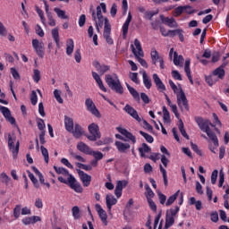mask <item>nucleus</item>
I'll return each instance as SVG.
<instances>
[{"label": "nucleus", "mask_w": 229, "mask_h": 229, "mask_svg": "<svg viewBox=\"0 0 229 229\" xmlns=\"http://www.w3.org/2000/svg\"><path fill=\"white\" fill-rule=\"evenodd\" d=\"M41 153L44 157L46 164H49V152L47 151V148H46L44 146H41Z\"/></svg>", "instance_id": "49"}, {"label": "nucleus", "mask_w": 229, "mask_h": 229, "mask_svg": "<svg viewBox=\"0 0 229 229\" xmlns=\"http://www.w3.org/2000/svg\"><path fill=\"white\" fill-rule=\"evenodd\" d=\"M32 171L35 173V174H37V176H38L39 182L40 183H44V175H42V173H40V171L38 170L37 167L32 166Z\"/></svg>", "instance_id": "52"}, {"label": "nucleus", "mask_w": 229, "mask_h": 229, "mask_svg": "<svg viewBox=\"0 0 229 229\" xmlns=\"http://www.w3.org/2000/svg\"><path fill=\"white\" fill-rule=\"evenodd\" d=\"M0 110L4 117H5L6 121H8V123H10L11 124H15V118L13 117L12 112H10V109L8 107L1 106Z\"/></svg>", "instance_id": "17"}, {"label": "nucleus", "mask_w": 229, "mask_h": 229, "mask_svg": "<svg viewBox=\"0 0 229 229\" xmlns=\"http://www.w3.org/2000/svg\"><path fill=\"white\" fill-rule=\"evenodd\" d=\"M204 133H207L209 140H211L212 143H209L208 149L212 153H216L217 148H219V140L217 139V136L216 135V132L213 131L210 128L209 130L206 131Z\"/></svg>", "instance_id": "4"}, {"label": "nucleus", "mask_w": 229, "mask_h": 229, "mask_svg": "<svg viewBox=\"0 0 229 229\" xmlns=\"http://www.w3.org/2000/svg\"><path fill=\"white\" fill-rule=\"evenodd\" d=\"M77 173L80 176L81 182H82L83 187H89V185H90V182H92V176L81 170H77Z\"/></svg>", "instance_id": "14"}, {"label": "nucleus", "mask_w": 229, "mask_h": 229, "mask_svg": "<svg viewBox=\"0 0 229 229\" xmlns=\"http://www.w3.org/2000/svg\"><path fill=\"white\" fill-rule=\"evenodd\" d=\"M195 122L197 123L199 130L201 131L206 132L208 130L210 129V121L208 119H203L201 116H195L194 117Z\"/></svg>", "instance_id": "10"}, {"label": "nucleus", "mask_w": 229, "mask_h": 229, "mask_svg": "<svg viewBox=\"0 0 229 229\" xmlns=\"http://www.w3.org/2000/svg\"><path fill=\"white\" fill-rule=\"evenodd\" d=\"M106 83L108 85L109 89L116 92V94H124V89L123 85H121V81H119L117 74H114V76L106 74Z\"/></svg>", "instance_id": "2"}, {"label": "nucleus", "mask_w": 229, "mask_h": 229, "mask_svg": "<svg viewBox=\"0 0 229 229\" xmlns=\"http://www.w3.org/2000/svg\"><path fill=\"white\" fill-rule=\"evenodd\" d=\"M160 172L163 174V180H164V184L165 185V187H167V171L165 170L164 166H162V165H160Z\"/></svg>", "instance_id": "56"}, {"label": "nucleus", "mask_w": 229, "mask_h": 229, "mask_svg": "<svg viewBox=\"0 0 229 229\" xmlns=\"http://www.w3.org/2000/svg\"><path fill=\"white\" fill-rule=\"evenodd\" d=\"M116 130L117 131H119V133L126 137V139H129V140H131L132 144H135V142H137V139L135 138V136H133V134H131V132L128 131L126 129L117 127Z\"/></svg>", "instance_id": "20"}, {"label": "nucleus", "mask_w": 229, "mask_h": 229, "mask_svg": "<svg viewBox=\"0 0 229 229\" xmlns=\"http://www.w3.org/2000/svg\"><path fill=\"white\" fill-rule=\"evenodd\" d=\"M178 212H180V207L178 206H175L174 208H171L166 211L165 228H171V226L174 225V217H176V214H178Z\"/></svg>", "instance_id": "5"}, {"label": "nucleus", "mask_w": 229, "mask_h": 229, "mask_svg": "<svg viewBox=\"0 0 229 229\" xmlns=\"http://www.w3.org/2000/svg\"><path fill=\"white\" fill-rule=\"evenodd\" d=\"M85 106L87 110L95 115V117H101V114L99 113V110L97 109L96 105L92 99L87 98L85 101Z\"/></svg>", "instance_id": "12"}, {"label": "nucleus", "mask_w": 229, "mask_h": 229, "mask_svg": "<svg viewBox=\"0 0 229 229\" xmlns=\"http://www.w3.org/2000/svg\"><path fill=\"white\" fill-rule=\"evenodd\" d=\"M21 205H16L15 208H13V216L15 219H19L21 217Z\"/></svg>", "instance_id": "50"}, {"label": "nucleus", "mask_w": 229, "mask_h": 229, "mask_svg": "<svg viewBox=\"0 0 229 229\" xmlns=\"http://www.w3.org/2000/svg\"><path fill=\"white\" fill-rule=\"evenodd\" d=\"M158 13V11H152V12H145L144 13V17L145 19H148V21H151L153 19V17H155V15H157Z\"/></svg>", "instance_id": "51"}, {"label": "nucleus", "mask_w": 229, "mask_h": 229, "mask_svg": "<svg viewBox=\"0 0 229 229\" xmlns=\"http://www.w3.org/2000/svg\"><path fill=\"white\" fill-rule=\"evenodd\" d=\"M33 80L35 83H38L40 81V72L38 69L33 71Z\"/></svg>", "instance_id": "58"}, {"label": "nucleus", "mask_w": 229, "mask_h": 229, "mask_svg": "<svg viewBox=\"0 0 229 229\" xmlns=\"http://www.w3.org/2000/svg\"><path fill=\"white\" fill-rule=\"evenodd\" d=\"M183 62L185 59L183 55H178V52H174V64L179 67H183Z\"/></svg>", "instance_id": "29"}, {"label": "nucleus", "mask_w": 229, "mask_h": 229, "mask_svg": "<svg viewBox=\"0 0 229 229\" xmlns=\"http://www.w3.org/2000/svg\"><path fill=\"white\" fill-rule=\"evenodd\" d=\"M182 10L185 12V13H188V15H191L196 12V10L192 9V6L190 5L182 6Z\"/></svg>", "instance_id": "61"}, {"label": "nucleus", "mask_w": 229, "mask_h": 229, "mask_svg": "<svg viewBox=\"0 0 229 229\" xmlns=\"http://www.w3.org/2000/svg\"><path fill=\"white\" fill-rule=\"evenodd\" d=\"M32 47L39 58H44V53L46 48L44 47V42L38 39H32Z\"/></svg>", "instance_id": "8"}, {"label": "nucleus", "mask_w": 229, "mask_h": 229, "mask_svg": "<svg viewBox=\"0 0 229 229\" xmlns=\"http://www.w3.org/2000/svg\"><path fill=\"white\" fill-rule=\"evenodd\" d=\"M68 185L72 189V191L78 192L79 194L83 192V187L78 181H76V178H74L72 175H69L68 177Z\"/></svg>", "instance_id": "9"}, {"label": "nucleus", "mask_w": 229, "mask_h": 229, "mask_svg": "<svg viewBox=\"0 0 229 229\" xmlns=\"http://www.w3.org/2000/svg\"><path fill=\"white\" fill-rule=\"evenodd\" d=\"M54 12L56 13L57 17H59V19H69V16H67L65 14V11L58 8V7H55L54 9Z\"/></svg>", "instance_id": "42"}, {"label": "nucleus", "mask_w": 229, "mask_h": 229, "mask_svg": "<svg viewBox=\"0 0 229 229\" xmlns=\"http://www.w3.org/2000/svg\"><path fill=\"white\" fill-rule=\"evenodd\" d=\"M60 94H61L60 90L55 89L54 96H55L56 101L59 102L60 105H62V104H64V98H62V96Z\"/></svg>", "instance_id": "53"}, {"label": "nucleus", "mask_w": 229, "mask_h": 229, "mask_svg": "<svg viewBox=\"0 0 229 229\" xmlns=\"http://www.w3.org/2000/svg\"><path fill=\"white\" fill-rule=\"evenodd\" d=\"M52 38H54L57 49H60V32L58 31V28H55L51 31Z\"/></svg>", "instance_id": "31"}, {"label": "nucleus", "mask_w": 229, "mask_h": 229, "mask_svg": "<svg viewBox=\"0 0 229 229\" xmlns=\"http://www.w3.org/2000/svg\"><path fill=\"white\" fill-rule=\"evenodd\" d=\"M140 135H141L142 137H144V139L147 140V142H148L149 144H153V141L155 140L153 139V136L142 131H140Z\"/></svg>", "instance_id": "48"}, {"label": "nucleus", "mask_w": 229, "mask_h": 229, "mask_svg": "<svg viewBox=\"0 0 229 229\" xmlns=\"http://www.w3.org/2000/svg\"><path fill=\"white\" fill-rule=\"evenodd\" d=\"M77 167L80 169H84V171H92V165H83L81 163H76Z\"/></svg>", "instance_id": "59"}, {"label": "nucleus", "mask_w": 229, "mask_h": 229, "mask_svg": "<svg viewBox=\"0 0 229 229\" xmlns=\"http://www.w3.org/2000/svg\"><path fill=\"white\" fill-rule=\"evenodd\" d=\"M89 155H91V157H94L95 160H103V153L99 151H94L91 150Z\"/></svg>", "instance_id": "46"}, {"label": "nucleus", "mask_w": 229, "mask_h": 229, "mask_svg": "<svg viewBox=\"0 0 229 229\" xmlns=\"http://www.w3.org/2000/svg\"><path fill=\"white\" fill-rule=\"evenodd\" d=\"M95 209L98 212L103 225L106 226L108 225V215H106V211H105V209H103L99 204L95 205Z\"/></svg>", "instance_id": "13"}, {"label": "nucleus", "mask_w": 229, "mask_h": 229, "mask_svg": "<svg viewBox=\"0 0 229 229\" xmlns=\"http://www.w3.org/2000/svg\"><path fill=\"white\" fill-rule=\"evenodd\" d=\"M179 130H180V132L182 133V137H184V139H187V140H189V135L187 134V131H185V127L183 126V121H182V119L179 120Z\"/></svg>", "instance_id": "43"}, {"label": "nucleus", "mask_w": 229, "mask_h": 229, "mask_svg": "<svg viewBox=\"0 0 229 229\" xmlns=\"http://www.w3.org/2000/svg\"><path fill=\"white\" fill-rule=\"evenodd\" d=\"M36 12H37L38 15L39 16L43 26H46V17H44V11L39 9L38 6H36Z\"/></svg>", "instance_id": "45"}, {"label": "nucleus", "mask_w": 229, "mask_h": 229, "mask_svg": "<svg viewBox=\"0 0 229 229\" xmlns=\"http://www.w3.org/2000/svg\"><path fill=\"white\" fill-rule=\"evenodd\" d=\"M88 130L90 133V135L87 136V139H89V140L95 142V140H98V139H101V132L99 131V126L98 124H89Z\"/></svg>", "instance_id": "7"}, {"label": "nucleus", "mask_w": 229, "mask_h": 229, "mask_svg": "<svg viewBox=\"0 0 229 229\" xmlns=\"http://www.w3.org/2000/svg\"><path fill=\"white\" fill-rule=\"evenodd\" d=\"M77 149L78 151H81V153H85V155H89L90 151L92 150V148H90L89 145L85 144L82 141H80L77 144Z\"/></svg>", "instance_id": "25"}, {"label": "nucleus", "mask_w": 229, "mask_h": 229, "mask_svg": "<svg viewBox=\"0 0 229 229\" xmlns=\"http://www.w3.org/2000/svg\"><path fill=\"white\" fill-rule=\"evenodd\" d=\"M5 139H7L8 148L10 151L13 153V158H17V155H19V141L16 142L17 137L15 134L5 133ZM16 142V145H15Z\"/></svg>", "instance_id": "3"}, {"label": "nucleus", "mask_w": 229, "mask_h": 229, "mask_svg": "<svg viewBox=\"0 0 229 229\" xmlns=\"http://www.w3.org/2000/svg\"><path fill=\"white\" fill-rule=\"evenodd\" d=\"M0 178H2V182L5 183V185H8V183H10V180H12L10 176L6 174V173H2Z\"/></svg>", "instance_id": "57"}, {"label": "nucleus", "mask_w": 229, "mask_h": 229, "mask_svg": "<svg viewBox=\"0 0 229 229\" xmlns=\"http://www.w3.org/2000/svg\"><path fill=\"white\" fill-rule=\"evenodd\" d=\"M140 99L143 101L145 105H149V102L151 101L149 99V97L146 93H140Z\"/></svg>", "instance_id": "63"}, {"label": "nucleus", "mask_w": 229, "mask_h": 229, "mask_svg": "<svg viewBox=\"0 0 229 229\" xmlns=\"http://www.w3.org/2000/svg\"><path fill=\"white\" fill-rule=\"evenodd\" d=\"M225 67H226L225 64H223L221 66H219L218 68H216L215 71H213L212 74L215 78L217 79V81H219V80H224L225 79Z\"/></svg>", "instance_id": "18"}, {"label": "nucleus", "mask_w": 229, "mask_h": 229, "mask_svg": "<svg viewBox=\"0 0 229 229\" xmlns=\"http://www.w3.org/2000/svg\"><path fill=\"white\" fill-rule=\"evenodd\" d=\"M145 189L147 191V199H151V198H154L155 193L153 192V190H151L149 185L146 184Z\"/></svg>", "instance_id": "54"}, {"label": "nucleus", "mask_w": 229, "mask_h": 229, "mask_svg": "<svg viewBox=\"0 0 229 229\" xmlns=\"http://www.w3.org/2000/svg\"><path fill=\"white\" fill-rule=\"evenodd\" d=\"M177 96V105L181 110H186L189 112V100H187V97L185 96V92L183 89H180L179 93L176 94Z\"/></svg>", "instance_id": "6"}, {"label": "nucleus", "mask_w": 229, "mask_h": 229, "mask_svg": "<svg viewBox=\"0 0 229 229\" xmlns=\"http://www.w3.org/2000/svg\"><path fill=\"white\" fill-rule=\"evenodd\" d=\"M73 51H74V40H72V38H69L66 41V55H68V56H71Z\"/></svg>", "instance_id": "33"}, {"label": "nucleus", "mask_w": 229, "mask_h": 229, "mask_svg": "<svg viewBox=\"0 0 229 229\" xmlns=\"http://www.w3.org/2000/svg\"><path fill=\"white\" fill-rule=\"evenodd\" d=\"M89 12L91 13L92 21L95 22L96 29L99 31V28H103V24H105V17L103 16V13H106V4L101 3L98 5L97 12L93 10V6L91 5Z\"/></svg>", "instance_id": "1"}, {"label": "nucleus", "mask_w": 229, "mask_h": 229, "mask_svg": "<svg viewBox=\"0 0 229 229\" xmlns=\"http://www.w3.org/2000/svg\"><path fill=\"white\" fill-rule=\"evenodd\" d=\"M160 20L163 24H165V26H168V28H178V22H176V20H174L173 17L169 18L160 15Z\"/></svg>", "instance_id": "16"}, {"label": "nucleus", "mask_w": 229, "mask_h": 229, "mask_svg": "<svg viewBox=\"0 0 229 229\" xmlns=\"http://www.w3.org/2000/svg\"><path fill=\"white\" fill-rule=\"evenodd\" d=\"M110 14L112 17H115L117 15V4H113L110 9Z\"/></svg>", "instance_id": "64"}, {"label": "nucleus", "mask_w": 229, "mask_h": 229, "mask_svg": "<svg viewBox=\"0 0 229 229\" xmlns=\"http://www.w3.org/2000/svg\"><path fill=\"white\" fill-rule=\"evenodd\" d=\"M150 56H151V64L153 65H157V63L159 62V60H162V56L158 54V51L157 49L152 48L150 52Z\"/></svg>", "instance_id": "27"}, {"label": "nucleus", "mask_w": 229, "mask_h": 229, "mask_svg": "<svg viewBox=\"0 0 229 229\" xmlns=\"http://www.w3.org/2000/svg\"><path fill=\"white\" fill-rule=\"evenodd\" d=\"M38 101V97L37 96V92L33 90L30 95L31 105L33 106L37 105Z\"/></svg>", "instance_id": "55"}, {"label": "nucleus", "mask_w": 229, "mask_h": 229, "mask_svg": "<svg viewBox=\"0 0 229 229\" xmlns=\"http://www.w3.org/2000/svg\"><path fill=\"white\" fill-rule=\"evenodd\" d=\"M27 173H28L29 178L32 182L34 187L36 189H40V184L38 183V180H37L35 178V175L33 174H31V172L30 170H27Z\"/></svg>", "instance_id": "39"}, {"label": "nucleus", "mask_w": 229, "mask_h": 229, "mask_svg": "<svg viewBox=\"0 0 229 229\" xmlns=\"http://www.w3.org/2000/svg\"><path fill=\"white\" fill-rule=\"evenodd\" d=\"M72 214L74 219H80V217H81V215L80 214V208L78 206L72 208Z\"/></svg>", "instance_id": "47"}, {"label": "nucleus", "mask_w": 229, "mask_h": 229, "mask_svg": "<svg viewBox=\"0 0 229 229\" xmlns=\"http://www.w3.org/2000/svg\"><path fill=\"white\" fill-rule=\"evenodd\" d=\"M114 146H116L120 153H126V150L130 149V145L128 143H123L122 141H115Z\"/></svg>", "instance_id": "30"}, {"label": "nucleus", "mask_w": 229, "mask_h": 229, "mask_svg": "<svg viewBox=\"0 0 229 229\" xmlns=\"http://www.w3.org/2000/svg\"><path fill=\"white\" fill-rule=\"evenodd\" d=\"M126 87L130 94H131L132 98L135 99V101H140V95H139V92L135 90L134 88H131V86H130V84L128 83H126Z\"/></svg>", "instance_id": "34"}, {"label": "nucleus", "mask_w": 229, "mask_h": 229, "mask_svg": "<svg viewBox=\"0 0 229 229\" xmlns=\"http://www.w3.org/2000/svg\"><path fill=\"white\" fill-rule=\"evenodd\" d=\"M106 203L108 211L111 212L112 207H114V205L117 204V199H115V197H114V195H106Z\"/></svg>", "instance_id": "24"}, {"label": "nucleus", "mask_w": 229, "mask_h": 229, "mask_svg": "<svg viewBox=\"0 0 229 229\" xmlns=\"http://www.w3.org/2000/svg\"><path fill=\"white\" fill-rule=\"evenodd\" d=\"M54 169L55 173H57V174H63L64 176H68V178H69V175H71V174H69V170L64 167L54 166Z\"/></svg>", "instance_id": "41"}, {"label": "nucleus", "mask_w": 229, "mask_h": 229, "mask_svg": "<svg viewBox=\"0 0 229 229\" xmlns=\"http://www.w3.org/2000/svg\"><path fill=\"white\" fill-rule=\"evenodd\" d=\"M183 13V6L176 7L174 11V17H180Z\"/></svg>", "instance_id": "62"}, {"label": "nucleus", "mask_w": 229, "mask_h": 229, "mask_svg": "<svg viewBox=\"0 0 229 229\" xmlns=\"http://www.w3.org/2000/svg\"><path fill=\"white\" fill-rule=\"evenodd\" d=\"M152 78L157 90H159V92H165V85L164 84V82H162V80H160V77H158V74L154 73Z\"/></svg>", "instance_id": "19"}, {"label": "nucleus", "mask_w": 229, "mask_h": 229, "mask_svg": "<svg viewBox=\"0 0 229 229\" xmlns=\"http://www.w3.org/2000/svg\"><path fill=\"white\" fill-rule=\"evenodd\" d=\"M179 194H180V191H177L174 195L170 196L167 201L165 202V206L171 207V205L174 204V201H176V199L178 198Z\"/></svg>", "instance_id": "38"}, {"label": "nucleus", "mask_w": 229, "mask_h": 229, "mask_svg": "<svg viewBox=\"0 0 229 229\" xmlns=\"http://www.w3.org/2000/svg\"><path fill=\"white\" fill-rule=\"evenodd\" d=\"M142 76H143V83L146 89H151L152 87L151 79L149 78V76H148V73H146V72H143Z\"/></svg>", "instance_id": "37"}, {"label": "nucleus", "mask_w": 229, "mask_h": 229, "mask_svg": "<svg viewBox=\"0 0 229 229\" xmlns=\"http://www.w3.org/2000/svg\"><path fill=\"white\" fill-rule=\"evenodd\" d=\"M131 47L135 58H139V56H144L142 45H140V41L139 39H134V46L131 45Z\"/></svg>", "instance_id": "11"}, {"label": "nucleus", "mask_w": 229, "mask_h": 229, "mask_svg": "<svg viewBox=\"0 0 229 229\" xmlns=\"http://www.w3.org/2000/svg\"><path fill=\"white\" fill-rule=\"evenodd\" d=\"M139 152L140 153V157L144 158L146 153H151V148L148 144L142 143L141 148H139Z\"/></svg>", "instance_id": "35"}, {"label": "nucleus", "mask_w": 229, "mask_h": 229, "mask_svg": "<svg viewBox=\"0 0 229 229\" xmlns=\"http://www.w3.org/2000/svg\"><path fill=\"white\" fill-rule=\"evenodd\" d=\"M70 133H73V137H75V139H80V137H81V135H83V133H85V131H83V128L81 127V125L77 123V124H75L72 131H70Z\"/></svg>", "instance_id": "28"}, {"label": "nucleus", "mask_w": 229, "mask_h": 229, "mask_svg": "<svg viewBox=\"0 0 229 229\" xmlns=\"http://www.w3.org/2000/svg\"><path fill=\"white\" fill-rule=\"evenodd\" d=\"M130 22H131V13H128V17L122 28L123 38H126V37H128V30L130 28Z\"/></svg>", "instance_id": "23"}, {"label": "nucleus", "mask_w": 229, "mask_h": 229, "mask_svg": "<svg viewBox=\"0 0 229 229\" xmlns=\"http://www.w3.org/2000/svg\"><path fill=\"white\" fill-rule=\"evenodd\" d=\"M123 110L129 114V115H131V117H132L133 119H135L136 121H138V123H140L142 120L140 119V116H139V113L137 112V110H135V108L131 107V106L130 105H126L123 108Z\"/></svg>", "instance_id": "15"}, {"label": "nucleus", "mask_w": 229, "mask_h": 229, "mask_svg": "<svg viewBox=\"0 0 229 229\" xmlns=\"http://www.w3.org/2000/svg\"><path fill=\"white\" fill-rule=\"evenodd\" d=\"M64 126H65V130L67 131H72V130H74V120H72V118L65 115L64 116Z\"/></svg>", "instance_id": "26"}, {"label": "nucleus", "mask_w": 229, "mask_h": 229, "mask_svg": "<svg viewBox=\"0 0 229 229\" xmlns=\"http://www.w3.org/2000/svg\"><path fill=\"white\" fill-rule=\"evenodd\" d=\"M128 183L126 181H118L114 189V195L116 198L123 196V187H126Z\"/></svg>", "instance_id": "21"}, {"label": "nucleus", "mask_w": 229, "mask_h": 229, "mask_svg": "<svg viewBox=\"0 0 229 229\" xmlns=\"http://www.w3.org/2000/svg\"><path fill=\"white\" fill-rule=\"evenodd\" d=\"M160 221V216H156L155 220H154V225L153 227L151 226V217L148 216V220L145 224V226L148 229H157V226H158V223Z\"/></svg>", "instance_id": "32"}, {"label": "nucleus", "mask_w": 229, "mask_h": 229, "mask_svg": "<svg viewBox=\"0 0 229 229\" xmlns=\"http://www.w3.org/2000/svg\"><path fill=\"white\" fill-rule=\"evenodd\" d=\"M93 65H94L95 69H97L98 72H99V74H101V75L105 74V72H107V71H110V66L101 64L98 61H95L93 63Z\"/></svg>", "instance_id": "22"}, {"label": "nucleus", "mask_w": 229, "mask_h": 229, "mask_svg": "<svg viewBox=\"0 0 229 229\" xmlns=\"http://www.w3.org/2000/svg\"><path fill=\"white\" fill-rule=\"evenodd\" d=\"M163 119L165 123L171 122V114H169V110H167V107H165V106H163Z\"/></svg>", "instance_id": "44"}, {"label": "nucleus", "mask_w": 229, "mask_h": 229, "mask_svg": "<svg viewBox=\"0 0 229 229\" xmlns=\"http://www.w3.org/2000/svg\"><path fill=\"white\" fill-rule=\"evenodd\" d=\"M104 35H110L112 33V25L108 18H105Z\"/></svg>", "instance_id": "36"}, {"label": "nucleus", "mask_w": 229, "mask_h": 229, "mask_svg": "<svg viewBox=\"0 0 229 229\" xmlns=\"http://www.w3.org/2000/svg\"><path fill=\"white\" fill-rule=\"evenodd\" d=\"M130 79L131 80V81H133L134 83L139 85V73H137V72H131L130 73Z\"/></svg>", "instance_id": "60"}, {"label": "nucleus", "mask_w": 229, "mask_h": 229, "mask_svg": "<svg viewBox=\"0 0 229 229\" xmlns=\"http://www.w3.org/2000/svg\"><path fill=\"white\" fill-rule=\"evenodd\" d=\"M205 80L208 85H209V87H212L215 83H217L218 81L217 78H216L213 73L209 76H206Z\"/></svg>", "instance_id": "40"}]
</instances>
